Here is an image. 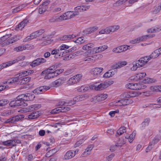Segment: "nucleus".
Wrapping results in <instances>:
<instances>
[{
    "label": "nucleus",
    "mask_w": 161,
    "mask_h": 161,
    "mask_svg": "<svg viewBox=\"0 0 161 161\" xmlns=\"http://www.w3.org/2000/svg\"><path fill=\"white\" fill-rule=\"evenodd\" d=\"M136 133L133 131L131 134L129 136V140L128 141L130 143H131L133 140L136 136Z\"/></svg>",
    "instance_id": "c03bdc74"
},
{
    "label": "nucleus",
    "mask_w": 161,
    "mask_h": 161,
    "mask_svg": "<svg viewBox=\"0 0 161 161\" xmlns=\"http://www.w3.org/2000/svg\"><path fill=\"white\" fill-rule=\"evenodd\" d=\"M161 86H154L150 87V91L153 93L157 92H160L161 90Z\"/></svg>",
    "instance_id": "c85d7f7f"
},
{
    "label": "nucleus",
    "mask_w": 161,
    "mask_h": 161,
    "mask_svg": "<svg viewBox=\"0 0 161 161\" xmlns=\"http://www.w3.org/2000/svg\"><path fill=\"white\" fill-rule=\"evenodd\" d=\"M17 102L15 100H13L11 101L10 103H9V105L11 107H14L15 106H18L17 105V103L16 104Z\"/></svg>",
    "instance_id": "774afa93"
},
{
    "label": "nucleus",
    "mask_w": 161,
    "mask_h": 161,
    "mask_svg": "<svg viewBox=\"0 0 161 161\" xmlns=\"http://www.w3.org/2000/svg\"><path fill=\"white\" fill-rule=\"evenodd\" d=\"M136 90H139L142 89H144L146 88V86L145 85L142 83H135Z\"/></svg>",
    "instance_id": "473e14b6"
},
{
    "label": "nucleus",
    "mask_w": 161,
    "mask_h": 161,
    "mask_svg": "<svg viewBox=\"0 0 161 161\" xmlns=\"http://www.w3.org/2000/svg\"><path fill=\"white\" fill-rule=\"evenodd\" d=\"M87 89L88 87H84V86H82L78 89V90L80 92H85Z\"/></svg>",
    "instance_id": "338daca9"
},
{
    "label": "nucleus",
    "mask_w": 161,
    "mask_h": 161,
    "mask_svg": "<svg viewBox=\"0 0 161 161\" xmlns=\"http://www.w3.org/2000/svg\"><path fill=\"white\" fill-rule=\"evenodd\" d=\"M16 76L15 77H13L11 79H8L7 81L6 82V84H10L17 82V83L18 84V83H19V77L18 76Z\"/></svg>",
    "instance_id": "393cba45"
},
{
    "label": "nucleus",
    "mask_w": 161,
    "mask_h": 161,
    "mask_svg": "<svg viewBox=\"0 0 161 161\" xmlns=\"http://www.w3.org/2000/svg\"><path fill=\"white\" fill-rule=\"evenodd\" d=\"M126 127L125 126L120 127L117 131L116 134L119 136H120L126 132Z\"/></svg>",
    "instance_id": "7c9ffc66"
},
{
    "label": "nucleus",
    "mask_w": 161,
    "mask_h": 161,
    "mask_svg": "<svg viewBox=\"0 0 161 161\" xmlns=\"http://www.w3.org/2000/svg\"><path fill=\"white\" fill-rule=\"evenodd\" d=\"M98 28V27L97 26L91 27L84 30V32L86 35L89 34L96 31Z\"/></svg>",
    "instance_id": "4be33fe9"
},
{
    "label": "nucleus",
    "mask_w": 161,
    "mask_h": 161,
    "mask_svg": "<svg viewBox=\"0 0 161 161\" xmlns=\"http://www.w3.org/2000/svg\"><path fill=\"white\" fill-rule=\"evenodd\" d=\"M33 34L32 33L31 35L29 36H27L26 38H25L24 40V42H26L28 41H29L31 39H32L35 38H36L34 36H33Z\"/></svg>",
    "instance_id": "5fc2aeb1"
},
{
    "label": "nucleus",
    "mask_w": 161,
    "mask_h": 161,
    "mask_svg": "<svg viewBox=\"0 0 161 161\" xmlns=\"http://www.w3.org/2000/svg\"><path fill=\"white\" fill-rule=\"evenodd\" d=\"M160 137L158 136H156L155 137L153 140L150 142V143H152V144H153V145L157 143L158 141H159L160 140Z\"/></svg>",
    "instance_id": "864d4df0"
},
{
    "label": "nucleus",
    "mask_w": 161,
    "mask_h": 161,
    "mask_svg": "<svg viewBox=\"0 0 161 161\" xmlns=\"http://www.w3.org/2000/svg\"><path fill=\"white\" fill-rule=\"evenodd\" d=\"M22 94L23 95V97L24 98V100L26 102L32 100L35 97V96L33 94L29 93Z\"/></svg>",
    "instance_id": "a211bd4d"
},
{
    "label": "nucleus",
    "mask_w": 161,
    "mask_h": 161,
    "mask_svg": "<svg viewBox=\"0 0 161 161\" xmlns=\"http://www.w3.org/2000/svg\"><path fill=\"white\" fill-rule=\"evenodd\" d=\"M9 102V101L7 99L0 100V106H3L7 104Z\"/></svg>",
    "instance_id": "de8ad7c7"
},
{
    "label": "nucleus",
    "mask_w": 161,
    "mask_h": 161,
    "mask_svg": "<svg viewBox=\"0 0 161 161\" xmlns=\"http://www.w3.org/2000/svg\"><path fill=\"white\" fill-rule=\"evenodd\" d=\"M76 37V36L73 34L64 35L61 36L59 39L61 41H68Z\"/></svg>",
    "instance_id": "6ab92c4d"
},
{
    "label": "nucleus",
    "mask_w": 161,
    "mask_h": 161,
    "mask_svg": "<svg viewBox=\"0 0 161 161\" xmlns=\"http://www.w3.org/2000/svg\"><path fill=\"white\" fill-rule=\"evenodd\" d=\"M97 48L98 52H101L107 49L108 48V46L106 45H103Z\"/></svg>",
    "instance_id": "6e6d98bb"
},
{
    "label": "nucleus",
    "mask_w": 161,
    "mask_h": 161,
    "mask_svg": "<svg viewBox=\"0 0 161 161\" xmlns=\"http://www.w3.org/2000/svg\"><path fill=\"white\" fill-rule=\"evenodd\" d=\"M47 7L42 6L41 7L39 8V13L40 14H42L47 11Z\"/></svg>",
    "instance_id": "3c124183"
},
{
    "label": "nucleus",
    "mask_w": 161,
    "mask_h": 161,
    "mask_svg": "<svg viewBox=\"0 0 161 161\" xmlns=\"http://www.w3.org/2000/svg\"><path fill=\"white\" fill-rule=\"evenodd\" d=\"M19 39L16 37H13V38H9L7 41L6 43L10 44L17 41Z\"/></svg>",
    "instance_id": "e433bc0d"
},
{
    "label": "nucleus",
    "mask_w": 161,
    "mask_h": 161,
    "mask_svg": "<svg viewBox=\"0 0 161 161\" xmlns=\"http://www.w3.org/2000/svg\"><path fill=\"white\" fill-rule=\"evenodd\" d=\"M133 101L131 100L130 99H122L121 100H119L118 101V102H116V103H120L121 104H117L116 105L118 106H125L126 105H127L130 104V103H132Z\"/></svg>",
    "instance_id": "2eb2a0df"
},
{
    "label": "nucleus",
    "mask_w": 161,
    "mask_h": 161,
    "mask_svg": "<svg viewBox=\"0 0 161 161\" xmlns=\"http://www.w3.org/2000/svg\"><path fill=\"white\" fill-rule=\"evenodd\" d=\"M25 6L24 4H22L18 7L14 8L12 11V12L13 13H16L20 11L23 9Z\"/></svg>",
    "instance_id": "72a5a7b5"
},
{
    "label": "nucleus",
    "mask_w": 161,
    "mask_h": 161,
    "mask_svg": "<svg viewBox=\"0 0 161 161\" xmlns=\"http://www.w3.org/2000/svg\"><path fill=\"white\" fill-rule=\"evenodd\" d=\"M9 36L8 35L4 36L0 38V44L5 41L6 40L8 39Z\"/></svg>",
    "instance_id": "680f3d73"
},
{
    "label": "nucleus",
    "mask_w": 161,
    "mask_h": 161,
    "mask_svg": "<svg viewBox=\"0 0 161 161\" xmlns=\"http://www.w3.org/2000/svg\"><path fill=\"white\" fill-rule=\"evenodd\" d=\"M84 39V37H80L78 38L75 40H74V42L78 44H80L84 43L85 41Z\"/></svg>",
    "instance_id": "c9c22d12"
},
{
    "label": "nucleus",
    "mask_w": 161,
    "mask_h": 161,
    "mask_svg": "<svg viewBox=\"0 0 161 161\" xmlns=\"http://www.w3.org/2000/svg\"><path fill=\"white\" fill-rule=\"evenodd\" d=\"M29 20L28 19V18H26L23 20V21H21L16 26V28L19 29V30H22L25 26L29 22Z\"/></svg>",
    "instance_id": "f3484780"
},
{
    "label": "nucleus",
    "mask_w": 161,
    "mask_h": 161,
    "mask_svg": "<svg viewBox=\"0 0 161 161\" xmlns=\"http://www.w3.org/2000/svg\"><path fill=\"white\" fill-rule=\"evenodd\" d=\"M103 70L102 68L96 67L92 69L90 71V73L93 78H96L100 76Z\"/></svg>",
    "instance_id": "7ed1b4c3"
},
{
    "label": "nucleus",
    "mask_w": 161,
    "mask_h": 161,
    "mask_svg": "<svg viewBox=\"0 0 161 161\" xmlns=\"http://www.w3.org/2000/svg\"><path fill=\"white\" fill-rule=\"evenodd\" d=\"M113 81H108L100 83L99 82L95 83L93 85V86L94 87V89L97 91L102 90L107 88L113 84Z\"/></svg>",
    "instance_id": "f257e3e1"
},
{
    "label": "nucleus",
    "mask_w": 161,
    "mask_h": 161,
    "mask_svg": "<svg viewBox=\"0 0 161 161\" xmlns=\"http://www.w3.org/2000/svg\"><path fill=\"white\" fill-rule=\"evenodd\" d=\"M119 28V26H113L108 27V34L111 32H114L116 30H118Z\"/></svg>",
    "instance_id": "f704fd0d"
},
{
    "label": "nucleus",
    "mask_w": 161,
    "mask_h": 161,
    "mask_svg": "<svg viewBox=\"0 0 161 161\" xmlns=\"http://www.w3.org/2000/svg\"><path fill=\"white\" fill-rule=\"evenodd\" d=\"M115 72L112 70H109L105 73L103 75L104 78H107L112 76L115 74Z\"/></svg>",
    "instance_id": "bb28decb"
},
{
    "label": "nucleus",
    "mask_w": 161,
    "mask_h": 161,
    "mask_svg": "<svg viewBox=\"0 0 161 161\" xmlns=\"http://www.w3.org/2000/svg\"><path fill=\"white\" fill-rule=\"evenodd\" d=\"M75 155V153H74V151L69 150L64 155V158L65 159H69L73 157Z\"/></svg>",
    "instance_id": "412c9836"
},
{
    "label": "nucleus",
    "mask_w": 161,
    "mask_h": 161,
    "mask_svg": "<svg viewBox=\"0 0 161 161\" xmlns=\"http://www.w3.org/2000/svg\"><path fill=\"white\" fill-rule=\"evenodd\" d=\"M69 47L68 46H67L65 44H63L62 46H60L59 47V48L60 49V50H64L65 51L67 49H68L69 48Z\"/></svg>",
    "instance_id": "13d9d810"
},
{
    "label": "nucleus",
    "mask_w": 161,
    "mask_h": 161,
    "mask_svg": "<svg viewBox=\"0 0 161 161\" xmlns=\"http://www.w3.org/2000/svg\"><path fill=\"white\" fill-rule=\"evenodd\" d=\"M158 53V50H155L149 56H148L150 59L157 57L160 55L159 53Z\"/></svg>",
    "instance_id": "2f4dec72"
},
{
    "label": "nucleus",
    "mask_w": 161,
    "mask_h": 161,
    "mask_svg": "<svg viewBox=\"0 0 161 161\" xmlns=\"http://www.w3.org/2000/svg\"><path fill=\"white\" fill-rule=\"evenodd\" d=\"M66 80L64 78H59L52 83V85L54 87H58L61 85Z\"/></svg>",
    "instance_id": "9b49d317"
},
{
    "label": "nucleus",
    "mask_w": 161,
    "mask_h": 161,
    "mask_svg": "<svg viewBox=\"0 0 161 161\" xmlns=\"http://www.w3.org/2000/svg\"><path fill=\"white\" fill-rule=\"evenodd\" d=\"M161 31V27L158 26L154 27L153 28L148 29L147 30V32L149 33H152L158 32Z\"/></svg>",
    "instance_id": "a878e982"
},
{
    "label": "nucleus",
    "mask_w": 161,
    "mask_h": 161,
    "mask_svg": "<svg viewBox=\"0 0 161 161\" xmlns=\"http://www.w3.org/2000/svg\"><path fill=\"white\" fill-rule=\"evenodd\" d=\"M146 75V73L145 72L138 73L130 77V79L131 80L135 81L141 80L144 78Z\"/></svg>",
    "instance_id": "0eeeda50"
},
{
    "label": "nucleus",
    "mask_w": 161,
    "mask_h": 161,
    "mask_svg": "<svg viewBox=\"0 0 161 161\" xmlns=\"http://www.w3.org/2000/svg\"><path fill=\"white\" fill-rule=\"evenodd\" d=\"M54 77V76L53 74V72H52L49 74L46 75L45 76V79H49L52 78H53Z\"/></svg>",
    "instance_id": "bf43d9fd"
},
{
    "label": "nucleus",
    "mask_w": 161,
    "mask_h": 161,
    "mask_svg": "<svg viewBox=\"0 0 161 161\" xmlns=\"http://www.w3.org/2000/svg\"><path fill=\"white\" fill-rule=\"evenodd\" d=\"M23 95L21 94L17 97L16 101L17 102L16 104L18 106H26L27 105L26 101L24 100V98L23 97Z\"/></svg>",
    "instance_id": "39448f33"
},
{
    "label": "nucleus",
    "mask_w": 161,
    "mask_h": 161,
    "mask_svg": "<svg viewBox=\"0 0 161 161\" xmlns=\"http://www.w3.org/2000/svg\"><path fill=\"white\" fill-rule=\"evenodd\" d=\"M133 66L131 68V69L132 71L136 70L138 68L140 67L136 61L133 62Z\"/></svg>",
    "instance_id": "09e8293b"
},
{
    "label": "nucleus",
    "mask_w": 161,
    "mask_h": 161,
    "mask_svg": "<svg viewBox=\"0 0 161 161\" xmlns=\"http://www.w3.org/2000/svg\"><path fill=\"white\" fill-rule=\"evenodd\" d=\"M82 75L81 74H79L71 77L67 81V84L73 85L79 81L81 78Z\"/></svg>",
    "instance_id": "20e7f679"
},
{
    "label": "nucleus",
    "mask_w": 161,
    "mask_h": 161,
    "mask_svg": "<svg viewBox=\"0 0 161 161\" xmlns=\"http://www.w3.org/2000/svg\"><path fill=\"white\" fill-rule=\"evenodd\" d=\"M58 18L57 16H53L49 20V21L50 22H58Z\"/></svg>",
    "instance_id": "e2e57ef3"
},
{
    "label": "nucleus",
    "mask_w": 161,
    "mask_h": 161,
    "mask_svg": "<svg viewBox=\"0 0 161 161\" xmlns=\"http://www.w3.org/2000/svg\"><path fill=\"white\" fill-rule=\"evenodd\" d=\"M99 34H108V27L103 29L100 31L99 32Z\"/></svg>",
    "instance_id": "69168bd1"
},
{
    "label": "nucleus",
    "mask_w": 161,
    "mask_h": 161,
    "mask_svg": "<svg viewBox=\"0 0 161 161\" xmlns=\"http://www.w3.org/2000/svg\"><path fill=\"white\" fill-rule=\"evenodd\" d=\"M46 60L45 59L42 58H37L33 61L31 64L30 65L32 67L36 66L41 64L45 63Z\"/></svg>",
    "instance_id": "1a4fd4ad"
},
{
    "label": "nucleus",
    "mask_w": 161,
    "mask_h": 161,
    "mask_svg": "<svg viewBox=\"0 0 161 161\" xmlns=\"http://www.w3.org/2000/svg\"><path fill=\"white\" fill-rule=\"evenodd\" d=\"M94 145L91 144L88 146V147L86 149L85 151L84 152V153L86 152L87 153V154H89L90 151L94 147Z\"/></svg>",
    "instance_id": "a19ab883"
},
{
    "label": "nucleus",
    "mask_w": 161,
    "mask_h": 161,
    "mask_svg": "<svg viewBox=\"0 0 161 161\" xmlns=\"http://www.w3.org/2000/svg\"><path fill=\"white\" fill-rule=\"evenodd\" d=\"M31 46L30 45L27 44L23 46H19L17 47H16L14 49V51L18 52L20 51H22L26 49H31L32 48L30 47Z\"/></svg>",
    "instance_id": "4468645a"
},
{
    "label": "nucleus",
    "mask_w": 161,
    "mask_h": 161,
    "mask_svg": "<svg viewBox=\"0 0 161 161\" xmlns=\"http://www.w3.org/2000/svg\"><path fill=\"white\" fill-rule=\"evenodd\" d=\"M16 142L17 141L15 140H8L6 141L3 142L2 144L6 146L14 147L16 145Z\"/></svg>",
    "instance_id": "f8f14e48"
},
{
    "label": "nucleus",
    "mask_w": 161,
    "mask_h": 161,
    "mask_svg": "<svg viewBox=\"0 0 161 161\" xmlns=\"http://www.w3.org/2000/svg\"><path fill=\"white\" fill-rule=\"evenodd\" d=\"M126 64L127 62L125 61H120L114 65L113 68L115 69L119 68L125 65Z\"/></svg>",
    "instance_id": "5701e85b"
},
{
    "label": "nucleus",
    "mask_w": 161,
    "mask_h": 161,
    "mask_svg": "<svg viewBox=\"0 0 161 161\" xmlns=\"http://www.w3.org/2000/svg\"><path fill=\"white\" fill-rule=\"evenodd\" d=\"M126 1L127 0H119L116 3H114L113 5L114 7H117L122 5L125 3Z\"/></svg>",
    "instance_id": "58836bf2"
},
{
    "label": "nucleus",
    "mask_w": 161,
    "mask_h": 161,
    "mask_svg": "<svg viewBox=\"0 0 161 161\" xmlns=\"http://www.w3.org/2000/svg\"><path fill=\"white\" fill-rule=\"evenodd\" d=\"M24 117V116L23 115H17L7 119L4 123L6 124H16L17 122L21 120Z\"/></svg>",
    "instance_id": "f03ea898"
},
{
    "label": "nucleus",
    "mask_w": 161,
    "mask_h": 161,
    "mask_svg": "<svg viewBox=\"0 0 161 161\" xmlns=\"http://www.w3.org/2000/svg\"><path fill=\"white\" fill-rule=\"evenodd\" d=\"M137 94L135 92H132L127 93L126 97V98L133 97L137 96Z\"/></svg>",
    "instance_id": "4c0bfd02"
},
{
    "label": "nucleus",
    "mask_w": 161,
    "mask_h": 161,
    "mask_svg": "<svg viewBox=\"0 0 161 161\" xmlns=\"http://www.w3.org/2000/svg\"><path fill=\"white\" fill-rule=\"evenodd\" d=\"M84 142V140L83 139H81L79 140L78 141H77L74 145V147H79L80 146L82 143H83Z\"/></svg>",
    "instance_id": "4d7b16f0"
},
{
    "label": "nucleus",
    "mask_w": 161,
    "mask_h": 161,
    "mask_svg": "<svg viewBox=\"0 0 161 161\" xmlns=\"http://www.w3.org/2000/svg\"><path fill=\"white\" fill-rule=\"evenodd\" d=\"M150 59L148 56L141 58L138 60L136 61L137 64L139 65L140 67L143 66L145 64L147 63Z\"/></svg>",
    "instance_id": "9d476101"
},
{
    "label": "nucleus",
    "mask_w": 161,
    "mask_h": 161,
    "mask_svg": "<svg viewBox=\"0 0 161 161\" xmlns=\"http://www.w3.org/2000/svg\"><path fill=\"white\" fill-rule=\"evenodd\" d=\"M57 50H58V52L57 53L58 56H65V54L67 53L66 51L63 52L62 51L60 50L59 48L57 49Z\"/></svg>",
    "instance_id": "603ef678"
},
{
    "label": "nucleus",
    "mask_w": 161,
    "mask_h": 161,
    "mask_svg": "<svg viewBox=\"0 0 161 161\" xmlns=\"http://www.w3.org/2000/svg\"><path fill=\"white\" fill-rule=\"evenodd\" d=\"M95 55H94V56H88L86 57L85 59V61H88L90 62H93L95 60V58L94 57Z\"/></svg>",
    "instance_id": "a18cd8bd"
},
{
    "label": "nucleus",
    "mask_w": 161,
    "mask_h": 161,
    "mask_svg": "<svg viewBox=\"0 0 161 161\" xmlns=\"http://www.w3.org/2000/svg\"><path fill=\"white\" fill-rule=\"evenodd\" d=\"M25 58V57L24 56H21L16 58L14 60L6 62V64H5L4 65L5 66V67H8L16 63L24 60Z\"/></svg>",
    "instance_id": "423d86ee"
},
{
    "label": "nucleus",
    "mask_w": 161,
    "mask_h": 161,
    "mask_svg": "<svg viewBox=\"0 0 161 161\" xmlns=\"http://www.w3.org/2000/svg\"><path fill=\"white\" fill-rule=\"evenodd\" d=\"M153 36L150 35H147L146 36H143L138 38L139 42L144 41H146L147 39L152 37Z\"/></svg>",
    "instance_id": "c756f323"
},
{
    "label": "nucleus",
    "mask_w": 161,
    "mask_h": 161,
    "mask_svg": "<svg viewBox=\"0 0 161 161\" xmlns=\"http://www.w3.org/2000/svg\"><path fill=\"white\" fill-rule=\"evenodd\" d=\"M122 47L121 46H120L114 48L113 50V51L116 53H119L123 52L122 50Z\"/></svg>",
    "instance_id": "37998d69"
},
{
    "label": "nucleus",
    "mask_w": 161,
    "mask_h": 161,
    "mask_svg": "<svg viewBox=\"0 0 161 161\" xmlns=\"http://www.w3.org/2000/svg\"><path fill=\"white\" fill-rule=\"evenodd\" d=\"M153 146V144H152V143H149V146L148 147L146 148L145 151L146 153H148L150 152V151L151 150Z\"/></svg>",
    "instance_id": "052dcab7"
},
{
    "label": "nucleus",
    "mask_w": 161,
    "mask_h": 161,
    "mask_svg": "<svg viewBox=\"0 0 161 161\" xmlns=\"http://www.w3.org/2000/svg\"><path fill=\"white\" fill-rule=\"evenodd\" d=\"M52 72L50 70V69L49 68H48L46 69H45L41 73V75H48V74H49Z\"/></svg>",
    "instance_id": "0e129e2a"
},
{
    "label": "nucleus",
    "mask_w": 161,
    "mask_h": 161,
    "mask_svg": "<svg viewBox=\"0 0 161 161\" xmlns=\"http://www.w3.org/2000/svg\"><path fill=\"white\" fill-rule=\"evenodd\" d=\"M18 75L19 78L22 77L23 76H27V71H23L19 73L16 75L15 76Z\"/></svg>",
    "instance_id": "49530a36"
},
{
    "label": "nucleus",
    "mask_w": 161,
    "mask_h": 161,
    "mask_svg": "<svg viewBox=\"0 0 161 161\" xmlns=\"http://www.w3.org/2000/svg\"><path fill=\"white\" fill-rule=\"evenodd\" d=\"M125 143V142L124 140L120 139L115 144L117 147H121Z\"/></svg>",
    "instance_id": "79ce46f5"
},
{
    "label": "nucleus",
    "mask_w": 161,
    "mask_h": 161,
    "mask_svg": "<svg viewBox=\"0 0 161 161\" xmlns=\"http://www.w3.org/2000/svg\"><path fill=\"white\" fill-rule=\"evenodd\" d=\"M90 6L86 5L78 6L74 8L75 11H77L78 13L83 11H86L88 10Z\"/></svg>",
    "instance_id": "dca6fc26"
},
{
    "label": "nucleus",
    "mask_w": 161,
    "mask_h": 161,
    "mask_svg": "<svg viewBox=\"0 0 161 161\" xmlns=\"http://www.w3.org/2000/svg\"><path fill=\"white\" fill-rule=\"evenodd\" d=\"M107 97V94H101L96 96V100L98 101H101L104 100Z\"/></svg>",
    "instance_id": "cd10ccee"
},
{
    "label": "nucleus",
    "mask_w": 161,
    "mask_h": 161,
    "mask_svg": "<svg viewBox=\"0 0 161 161\" xmlns=\"http://www.w3.org/2000/svg\"><path fill=\"white\" fill-rule=\"evenodd\" d=\"M41 113L39 111H34L28 115V118L30 119H34L38 117Z\"/></svg>",
    "instance_id": "aec40b11"
},
{
    "label": "nucleus",
    "mask_w": 161,
    "mask_h": 161,
    "mask_svg": "<svg viewBox=\"0 0 161 161\" xmlns=\"http://www.w3.org/2000/svg\"><path fill=\"white\" fill-rule=\"evenodd\" d=\"M31 78L30 77H27L21 79H19L18 84L23 85L28 83L30 80Z\"/></svg>",
    "instance_id": "b1692460"
},
{
    "label": "nucleus",
    "mask_w": 161,
    "mask_h": 161,
    "mask_svg": "<svg viewBox=\"0 0 161 161\" xmlns=\"http://www.w3.org/2000/svg\"><path fill=\"white\" fill-rule=\"evenodd\" d=\"M126 87L131 90H136L135 83H129L127 84L126 85Z\"/></svg>",
    "instance_id": "ea45409f"
},
{
    "label": "nucleus",
    "mask_w": 161,
    "mask_h": 161,
    "mask_svg": "<svg viewBox=\"0 0 161 161\" xmlns=\"http://www.w3.org/2000/svg\"><path fill=\"white\" fill-rule=\"evenodd\" d=\"M50 87L47 86H41L35 89L33 92L34 93L36 94H38L42 93L45 92L46 91L50 89Z\"/></svg>",
    "instance_id": "6e6552de"
},
{
    "label": "nucleus",
    "mask_w": 161,
    "mask_h": 161,
    "mask_svg": "<svg viewBox=\"0 0 161 161\" xmlns=\"http://www.w3.org/2000/svg\"><path fill=\"white\" fill-rule=\"evenodd\" d=\"M73 12V11H68L66 12L64 14L66 18V19H68L72 18V13Z\"/></svg>",
    "instance_id": "8fccbe9b"
},
{
    "label": "nucleus",
    "mask_w": 161,
    "mask_h": 161,
    "mask_svg": "<svg viewBox=\"0 0 161 161\" xmlns=\"http://www.w3.org/2000/svg\"><path fill=\"white\" fill-rule=\"evenodd\" d=\"M76 97H75L73 99V100H71L69 102L61 101L59 102L58 103L59 106H70L72 105H73L75 103V101H76Z\"/></svg>",
    "instance_id": "ddd939ff"
}]
</instances>
